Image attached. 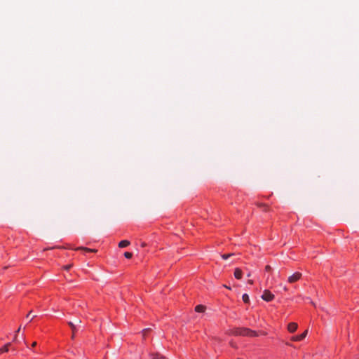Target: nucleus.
Listing matches in <instances>:
<instances>
[{"label":"nucleus","mask_w":359,"mask_h":359,"mask_svg":"<svg viewBox=\"0 0 359 359\" xmlns=\"http://www.w3.org/2000/svg\"><path fill=\"white\" fill-rule=\"evenodd\" d=\"M249 332V329L245 327L235 328L231 331V334L236 336H247Z\"/></svg>","instance_id":"nucleus-1"},{"label":"nucleus","mask_w":359,"mask_h":359,"mask_svg":"<svg viewBox=\"0 0 359 359\" xmlns=\"http://www.w3.org/2000/svg\"><path fill=\"white\" fill-rule=\"evenodd\" d=\"M261 297L266 302H271L274 299V295L269 290H265Z\"/></svg>","instance_id":"nucleus-2"},{"label":"nucleus","mask_w":359,"mask_h":359,"mask_svg":"<svg viewBox=\"0 0 359 359\" xmlns=\"http://www.w3.org/2000/svg\"><path fill=\"white\" fill-rule=\"evenodd\" d=\"M301 277H302V273L299 272H296L288 277L287 281L290 283H293L298 281L301 278Z\"/></svg>","instance_id":"nucleus-3"},{"label":"nucleus","mask_w":359,"mask_h":359,"mask_svg":"<svg viewBox=\"0 0 359 359\" xmlns=\"http://www.w3.org/2000/svg\"><path fill=\"white\" fill-rule=\"evenodd\" d=\"M308 333V330H305L302 334L294 336L291 338L292 341H298L304 339Z\"/></svg>","instance_id":"nucleus-4"},{"label":"nucleus","mask_w":359,"mask_h":359,"mask_svg":"<svg viewBox=\"0 0 359 359\" xmlns=\"http://www.w3.org/2000/svg\"><path fill=\"white\" fill-rule=\"evenodd\" d=\"M298 327V325L296 323H290L287 325V330L290 332H294Z\"/></svg>","instance_id":"nucleus-5"},{"label":"nucleus","mask_w":359,"mask_h":359,"mask_svg":"<svg viewBox=\"0 0 359 359\" xmlns=\"http://www.w3.org/2000/svg\"><path fill=\"white\" fill-rule=\"evenodd\" d=\"M75 250H83L85 252H97V250H95V249H90V248H85V247H78V248H75Z\"/></svg>","instance_id":"nucleus-6"},{"label":"nucleus","mask_w":359,"mask_h":359,"mask_svg":"<svg viewBox=\"0 0 359 359\" xmlns=\"http://www.w3.org/2000/svg\"><path fill=\"white\" fill-rule=\"evenodd\" d=\"M243 275V272L241 269L239 268H236L234 271V276L237 279H241Z\"/></svg>","instance_id":"nucleus-7"},{"label":"nucleus","mask_w":359,"mask_h":359,"mask_svg":"<svg viewBox=\"0 0 359 359\" xmlns=\"http://www.w3.org/2000/svg\"><path fill=\"white\" fill-rule=\"evenodd\" d=\"M11 345V343H7L6 344H5L3 347L0 348V353L8 352Z\"/></svg>","instance_id":"nucleus-8"},{"label":"nucleus","mask_w":359,"mask_h":359,"mask_svg":"<svg viewBox=\"0 0 359 359\" xmlns=\"http://www.w3.org/2000/svg\"><path fill=\"white\" fill-rule=\"evenodd\" d=\"M130 245V242L127 240H123L118 243V247L121 248H126Z\"/></svg>","instance_id":"nucleus-9"},{"label":"nucleus","mask_w":359,"mask_h":359,"mask_svg":"<svg viewBox=\"0 0 359 359\" xmlns=\"http://www.w3.org/2000/svg\"><path fill=\"white\" fill-rule=\"evenodd\" d=\"M195 311L198 313H203L205 311V306L201 304L197 305L195 307Z\"/></svg>","instance_id":"nucleus-10"},{"label":"nucleus","mask_w":359,"mask_h":359,"mask_svg":"<svg viewBox=\"0 0 359 359\" xmlns=\"http://www.w3.org/2000/svg\"><path fill=\"white\" fill-rule=\"evenodd\" d=\"M68 325L70 326L72 330V338L73 339L74 337V334L76 331V325L74 323H73L72 322H69L68 323Z\"/></svg>","instance_id":"nucleus-11"},{"label":"nucleus","mask_w":359,"mask_h":359,"mask_svg":"<svg viewBox=\"0 0 359 359\" xmlns=\"http://www.w3.org/2000/svg\"><path fill=\"white\" fill-rule=\"evenodd\" d=\"M257 336H258V334L257 332L249 329V332H248V337H257Z\"/></svg>","instance_id":"nucleus-12"},{"label":"nucleus","mask_w":359,"mask_h":359,"mask_svg":"<svg viewBox=\"0 0 359 359\" xmlns=\"http://www.w3.org/2000/svg\"><path fill=\"white\" fill-rule=\"evenodd\" d=\"M242 299L245 303H249L250 302L249 296L247 294H244L242 297Z\"/></svg>","instance_id":"nucleus-13"},{"label":"nucleus","mask_w":359,"mask_h":359,"mask_svg":"<svg viewBox=\"0 0 359 359\" xmlns=\"http://www.w3.org/2000/svg\"><path fill=\"white\" fill-rule=\"evenodd\" d=\"M153 359H161L163 358V356H161L158 353H152L151 355Z\"/></svg>","instance_id":"nucleus-14"},{"label":"nucleus","mask_w":359,"mask_h":359,"mask_svg":"<svg viewBox=\"0 0 359 359\" xmlns=\"http://www.w3.org/2000/svg\"><path fill=\"white\" fill-rule=\"evenodd\" d=\"M234 254L229 253V254H224L222 255V259H227L229 257L233 256Z\"/></svg>","instance_id":"nucleus-15"},{"label":"nucleus","mask_w":359,"mask_h":359,"mask_svg":"<svg viewBox=\"0 0 359 359\" xmlns=\"http://www.w3.org/2000/svg\"><path fill=\"white\" fill-rule=\"evenodd\" d=\"M124 256L127 259H130L133 257V254L131 252H126L124 253Z\"/></svg>","instance_id":"nucleus-16"},{"label":"nucleus","mask_w":359,"mask_h":359,"mask_svg":"<svg viewBox=\"0 0 359 359\" xmlns=\"http://www.w3.org/2000/svg\"><path fill=\"white\" fill-rule=\"evenodd\" d=\"M72 264H69V265H66V266H63V268L65 270L68 271L72 268Z\"/></svg>","instance_id":"nucleus-17"},{"label":"nucleus","mask_w":359,"mask_h":359,"mask_svg":"<svg viewBox=\"0 0 359 359\" xmlns=\"http://www.w3.org/2000/svg\"><path fill=\"white\" fill-rule=\"evenodd\" d=\"M265 270L267 271H270L271 270V267L269 265H266L265 267Z\"/></svg>","instance_id":"nucleus-18"},{"label":"nucleus","mask_w":359,"mask_h":359,"mask_svg":"<svg viewBox=\"0 0 359 359\" xmlns=\"http://www.w3.org/2000/svg\"><path fill=\"white\" fill-rule=\"evenodd\" d=\"M32 311H30L29 312V313L27 315V316H26V317H27V318L32 317V315H30V314L32 313Z\"/></svg>","instance_id":"nucleus-19"},{"label":"nucleus","mask_w":359,"mask_h":359,"mask_svg":"<svg viewBox=\"0 0 359 359\" xmlns=\"http://www.w3.org/2000/svg\"><path fill=\"white\" fill-rule=\"evenodd\" d=\"M32 311H30L29 312V313L27 315V316H26V317H27V318L32 317V315H30V314L32 313Z\"/></svg>","instance_id":"nucleus-20"},{"label":"nucleus","mask_w":359,"mask_h":359,"mask_svg":"<svg viewBox=\"0 0 359 359\" xmlns=\"http://www.w3.org/2000/svg\"><path fill=\"white\" fill-rule=\"evenodd\" d=\"M20 329H21V326H20L19 328L17 330L16 333H15L16 335H18V332H20Z\"/></svg>","instance_id":"nucleus-21"},{"label":"nucleus","mask_w":359,"mask_h":359,"mask_svg":"<svg viewBox=\"0 0 359 359\" xmlns=\"http://www.w3.org/2000/svg\"><path fill=\"white\" fill-rule=\"evenodd\" d=\"M17 340H18V335L15 334L14 338H13V341H17Z\"/></svg>","instance_id":"nucleus-22"},{"label":"nucleus","mask_w":359,"mask_h":359,"mask_svg":"<svg viewBox=\"0 0 359 359\" xmlns=\"http://www.w3.org/2000/svg\"><path fill=\"white\" fill-rule=\"evenodd\" d=\"M146 245H147V244H146V243H144V242H142V243H141V246H142V247H145Z\"/></svg>","instance_id":"nucleus-23"},{"label":"nucleus","mask_w":359,"mask_h":359,"mask_svg":"<svg viewBox=\"0 0 359 359\" xmlns=\"http://www.w3.org/2000/svg\"><path fill=\"white\" fill-rule=\"evenodd\" d=\"M36 346V341L33 342L32 344V346L34 347Z\"/></svg>","instance_id":"nucleus-24"},{"label":"nucleus","mask_w":359,"mask_h":359,"mask_svg":"<svg viewBox=\"0 0 359 359\" xmlns=\"http://www.w3.org/2000/svg\"><path fill=\"white\" fill-rule=\"evenodd\" d=\"M248 283L252 285V284H253V280H249Z\"/></svg>","instance_id":"nucleus-25"},{"label":"nucleus","mask_w":359,"mask_h":359,"mask_svg":"<svg viewBox=\"0 0 359 359\" xmlns=\"http://www.w3.org/2000/svg\"><path fill=\"white\" fill-rule=\"evenodd\" d=\"M224 287H226V288H227V289H229V290H231V287H229V286H227V285H224Z\"/></svg>","instance_id":"nucleus-26"},{"label":"nucleus","mask_w":359,"mask_h":359,"mask_svg":"<svg viewBox=\"0 0 359 359\" xmlns=\"http://www.w3.org/2000/svg\"><path fill=\"white\" fill-rule=\"evenodd\" d=\"M148 329H145L143 330V335L144 336L145 334V332H147Z\"/></svg>","instance_id":"nucleus-27"},{"label":"nucleus","mask_w":359,"mask_h":359,"mask_svg":"<svg viewBox=\"0 0 359 359\" xmlns=\"http://www.w3.org/2000/svg\"><path fill=\"white\" fill-rule=\"evenodd\" d=\"M283 290H284L285 291H287V287H286V286H284V287H283Z\"/></svg>","instance_id":"nucleus-28"},{"label":"nucleus","mask_w":359,"mask_h":359,"mask_svg":"<svg viewBox=\"0 0 359 359\" xmlns=\"http://www.w3.org/2000/svg\"><path fill=\"white\" fill-rule=\"evenodd\" d=\"M81 323V321L80 320H78L76 321V324H80Z\"/></svg>","instance_id":"nucleus-29"},{"label":"nucleus","mask_w":359,"mask_h":359,"mask_svg":"<svg viewBox=\"0 0 359 359\" xmlns=\"http://www.w3.org/2000/svg\"><path fill=\"white\" fill-rule=\"evenodd\" d=\"M250 276H251L250 273H248V276L249 277Z\"/></svg>","instance_id":"nucleus-30"},{"label":"nucleus","mask_w":359,"mask_h":359,"mask_svg":"<svg viewBox=\"0 0 359 359\" xmlns=\"http://www.w3.org/2000/svg\"><path fill=\"white\" fill-rule=\"evenodd\" d=\"M36 316H33V317L32 318L31 320H32L34 318H35Z\"/></svg>","instance_id":"nucleus-31"}]
</instances>
